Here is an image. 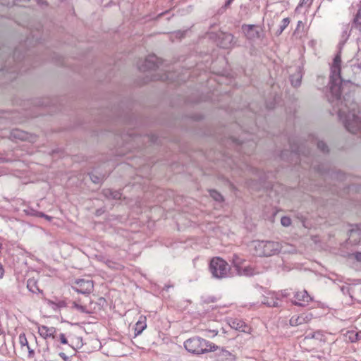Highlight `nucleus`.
I'll use <instances>...</instances> for the list:
<instances>
[{
	"label": "nucleus",
	"instance_id": "f257e3e1",
	"mask_svg": "<svg viewBox=\"0 0 361 361\" xmlns=\"http://www.w3.org/2000/svg\"><path fill=\"white\" fill-rule=\"evenodd\" d=\"M341 55L338 54L331 66L328 99L345 129L361 137V106L354 101L351 95L354 86L351 78L345 75L351 68L345 66L341 71Z\"/></svg>",
	"mask_w": 361,
	"mask_h": 361
},
{
	"label": "nucleus",
	"instance_id": "f03ea898",
	"mask_svg": "<svg viewBox=\"0 0 361 361\" xmlns=\"http://www.w3.org/2000/svg\"><path fill=\"white\" fill-rule=\"evenodd\" d=\"M184 347L187 351L195 355L204 354L215 351L218 346L201 337L194 336L184 342Z\"/></svg>",
	"mask_w": 361,
	"mask_h": 361
},
{
	"label": "nucleus",
	"instance_id": "7ed1b4c3",
	"mask_svg": "<svg viewBox=\"0 0 361 361\" xmlns=\"http://www.w3.org/2000/svg\"><path fill=\"white\" fill-rule=\"evenodd\" d=\"M255 255L259 257H270L279 254L283 248L281 243L276 241L255 240L252 243Z\"/></svg>",
	"mask_w": 361,
	"mask_h": 361
},
{
	"label": "nucleus",
	"instance_id": "20e7f679",
	"mask_svg": "<svg viewBox=\"0 0 361 361\" xmlns=\"http://www.w3.org/2000/svg\"><path fill=\"white\" fill-rule=\"evenodd\" d=\"M209 271L212 277L217 279H223L230 276V265L219 257H213L210 260Z\"/></svg>",
	"mask_w": 361,
	"mask_h": 361
},
{
	"label": "nucleus",
	"instance_id": "39448f33",
	"mask_svg": "<svg viewBox=\"0 0 361 361\" xmlns=\"http://www.w3.org/2000/svg\"><path fill=\"white\" fill-rule=\"evenodd\" d=\"M242 31L249 41L262 39L265 37L262 27L257 25L244 24L242 25Z\"/></svg>",
	"mask_w": 361,
	"mask_h": 361
},
{
	"label": "nucleus",
	"instance_id": "423d86ee",
	"mask_svg": "<svg viewBox=\"0 0 361 361\" xmlns=\"http://www.w3.org/2000/svg\"><path fill=\"white\" fill-rule=\"evenodd\" d=\"M161 61L155 55L148 56L142 63L138 64V68L142 71L155 70L161 66Z\"/></svg>",
	"mask_w": 361,
	"mask_h": 361
},
{
	"label": "nucleus",
	"instance_id": "0eeeda50",
	"mask_svg": "<svg viewBox=\"0 0 361 361\" xmlns=\"http://www.w3.org/2000/svg\"><path fill=\"white\" fill-rule=\"evenodd\" d=\"M94 288L93 281L89 279H77L75 281L73 288L78 293L82 294L90 293Z\"/></svg>",
	"mask_w": 361,
	"mask_h": 361
},
{
	"label": "nucleus",
	"instance_id": "6e6552de",
	"mask_svg": "<svg viewBox=\"0 0 361 361\" xmlns=\"http://www.w3.org/2000/svg\"><path fill=\"white\" fill-rule=\"evenodd\" d=\"M312 298L306 290L296 292L292 300L293 304L298 306L305 307L309 305Z\"/></svg>",
	"mask_w": 361,
	"mask_h": 361
},
{
	"label": "nucleus",
	"instance_id": "1a4fd4ad",
	"mask_svg": "<svg viewBox=\"0 0 361 361\" xmlns=\"http://www.w3.org/2000/svg\"><path fill=\"white\" fill-rule=\"evenodd\" d=\"M234 36L232 34L221 32L218 37V44L224 49H229L235 44Z\"/></svg>",
	"mask_w": 361,
	"mask_h": 361
},
{
	"label": "nucleus",
	"instance_id": "9d476101",
	"mask_svg": "<svg viewBox=\"0 0 361 361\" xmlns=\"http://www.w3.org/2000/svg\"><path fill=\"white\" fill-rule=\"evenodd\" d=\"M37 330L39 336L44 339L56 338L57 331L55 327H49L45 325H38Z\"/></svg>",
	"mask_w": 361,
	"mask_h": 361
},
{
	"label": "nucleus",
	"instance_id": "9b49d317",
	"mask_svg": "<svg viewBox=\"0 0 361 361\" xmlns=\"http://www.w3.org/2000/svg\"><path fill=\"white\" fill-rule=\"evenodd\" d=\"M11 137L16 140H28L31 142H34L36 140L35 136L19 129L13 130L11 133Z\"/></svg>",
	"mask_w": 361,
	"mask_h": 361
},
{
	"label": "nucleus",
	"instance_id": "f8f14e48",
	"mask_svg": "<svg viewBox=\"0 0 361 361\" xmlns=\"http://www.w3.org/2000/svg\"><path fill=\"white\" fill-rule=\"evenodd\" d=\"M274 295H276V292L269 293L262 300V304L268 307H279L281 305L279 298L274 297Z\"/></svg>",
	"mask_w": 361,
	"mask_h": 361
},
{
	"label": "nucleus",
	"instance_id": "ddd939ff",
	"mask_svg": "<svg viewBox=\"0 0 361 361\" xmlns=\"http://www.w3.org/2000/svg\"><path fill=\"white\" fill-rule=\"evenodd\" d=\"M147 318L145 316H140L138 321L135 325V336H137L142 334V332L147 328Z\"/></svg>",
	"mask_w": 361,
	"mask_h": 361
},
{
	"label": "nucleus",
	"instance_id": "4468645a",
	"mask_svg": "<svg viewBox=\"0 0 361 361\" xmlns=\"http://www.w3.org/2000/svg\"><path fill=\"white\" fill-rule=\"evenodd\" d=\"M361 239V226L356 229H352L349 235V242L352 244H357Z\"/></svg>",
	"mask_w": 361,
	"mask_h": 361
},
{
	"label": "nucleus",
	"instance_id": "2eb2a0df",
	"mask_svg": "<svg viewBox=\"0 0 361 361\" xmlns=\"http://www.w3.org/2000/svg\"><path fill=\"white\" fill-rule=\"evenodd\" d=\"M230 326L233 329L242 332H246L248 330V326L246 325V324L243 321L237 319L233 320L230 324Z\"/></svg>",
	"mask_w": 361,
	"mask_h": 361
},
{
	"label": "nucleus",
	"instance_id": "dca6fc26",
	"mask_svg": "<svg viewBox=\"0 0 361 361\" xmlns=\"http://www.w3.org/2000/svg\"><path fill=\"white\" fill-rule=\"evenodd\" d=\"M302 76V75L301 71L300 68H298L296 73L290 75L291 85L295 87L300 86L301 83Z\"/></svg>",
	"mask_w": 361,
	"mask_h": 361
},
{
	"label": "nucleus",
	"instance_id": "f3484780",
	"mask_svg": "<svg viewBox=\"0 0 361 361\" xmlns=\"http://www.w3.org/2000/svg\"><path fill=\"white\" fill-rule=\"evenodd\" d=\"M257 273V272L255 271L254 268L250 266H247L244 267H241V268L237 271V274L239 276H250Z\"/></svg>",
	"mask_w": 361,
	"mask_h": 361
},
{
	"label": "nucleus",
	"instance_id": "a211bd4d",
	"mask_svg": "<svg viewBox=\"0 0 361 361\" xmlns=\"http://www.w3.org/2000/svg\"><path fill=\"white\" fill-rule=\"evenodd\" d=\"M27 288H28V290L30 292H32L33 293H37L41 292L40 289L37 286V281L33 278L29 279L27 280Z\"/></svg>",
	"mask_w": 361,
	"mask_h": 361
},
{
	"label": "nucleus",
	"instance_id": "6ab92c4d",
	"mask_svg": "<svg viewBox=\"0 0 361 361\" xmlns=\"http://www.w3.org/2000/svg\"><path fill=\"white\" fill-rule=\"evenodd\" d=\"M306 338H314L320 341H325L324 335L321 331H317L313 333H308L306 336Z\"/></svg>",
	"mask_w": 361,
	"mask_h": 361
},
{
	"label": "nucleus",
	"instance_id": "aec40b11",
	"mask_svg": "<svg viewBox=\"0 0 361 361\" xmlns=\"http://www.w3.org/2000/svg\"><path fill=\"white\" fill-rule=\"evenodd\" d=\"M290 23V19L288 18H285L282 20L279 27L276 32V35L279 36L282 34L283 30L288 27Z\"/></svg>",
	"mask_w": 361,
	"mask_h": 361
},
{
	"label": "nucleus",
	"instance_id": "412c9836",
	"mask_svg": "<svg viewBox=\"0 0 361 361\" xmlns=\"http://www.w3.org/2000/svg\"><path fill=\"white\" fill-rule=\"evenodd\" d=\"M304 324V318L301 314L293 316L290 319V324L293 326H296Z\"/></svg>",
	"mask_w": 361,
	"mask_h": 361
},
{
	"label": "nucleus",
	"instance_id": "4be33fe9",
	"mask_svg": "<svg viewBox=\"0 0 361 361\" xmlns=\"http://www.w3.org/2000/svg\"><path fill=\"white\" fill-rule=\"evenodd\" d=\"M71 307L81 313H86V314L90 313V311H89L87 310L86 306L80 305L79 303H78L75 301L73 302Z\"/></svg>",
	"mask_w": 361,
	"mask_h": 361
},
{
	"label": "nucleus",
	"instance_id": "5701e85b",
	"mask_svg": "<svg viewBox=\"0 0 361 361\" xmlns=\"http://www.w3.org/2000/svg\"><path fill=\"white\" fill-rule=\"evenodd\" d=\"M353 27L361 30V9L358 10L357 14L355 15L353 22Z\"/></svg>",
	"mask_w": 361,
	"mask_h": 361
},
{
	"label": "nucleus",
	"instance_id": "b1692460",
	"mask_svg": "<svg viewBox=\"0 0 361 361\" xmlns=\"http://www.w3.org/2000/svg\"><path fill=\"white\" fill-rule=\"evenodd\" d=\"M312 4V0H300L298 5L295 8V12H300L301 8L306 7L309 8Z\"/></svg>",
	"mask_w": 361,
	"mask_h": 361
},
{
	"label": "nucleus",
	"instance_id": "393cba45",
	"mask_svg": "<svg viewBox=\"0 0 361 361\" xmlns=\"http://www.w3.org/2000/svg\"><path fill=\"white\" fill-rule=\"evenodd\" d=\"M243 262V260L241 258L236 255L233 256V264L236 271L239 270L241 268Z\"/></svg>",
	"mask_w": 361,
	"mask_h": 361
},
{
	"label": "nucleus",
	"instance_id": "a878e982",
	"mask_svg": "<svg viewBox=\"0 0 361 361\" xmlns=\"http://www.w3.org/2000/svg\"><path fill=\"white\" fill-rule=\"evenodd\" d=\"M276 295H274V296L276 297V298H279L280 302H281L282 298L290 296V292L287 289L276 292Z\"/></svg>",
	"mask_w": 361,
	"mask_h": 361
},
{
	"label": "nucleus",
	"instance_id": "bb28decb",
	"mask_svg": "<svg viewBox=\"0 0 361 361\" xmlns=\"http://www.w3.org/2000/svg\"><path fill=\"white\" fill-rule=\"evenodd\" d=\"M210 196L216 201L221 202L223 200L222 195L217 191L212 190L209 191Z\"/></svg>",
	"mask_w": 361,
	"mask_h": 361
},
{
	"label": "nucleus",
	"instance_id": "cd10ccee",
	"mask_svg": "<svg viewBox=\"0 0 361 361\" xmlns=\"http://www.w3.org/2000/svg\"><path fill=\"white\" fill-rule=\"evenodd\" d=\"M110 195L113 199H120L121 198V194L118 192V191H114L112 192L111 190H106L105 192V195Z\"/></svg>",
	"mask_w": 361,
	"mask_h": 361
},
{
	"label": "nucleus",
	"instance_id": "c85d7f7f",
	"mask_svg": "<svg viewBox=\"0 0 361 361\" xmlns=\"http://www.w3.org/2000/svg\"><path fill=\"white\" fill-rule=\"evenodd\" d=\"M19 343L22 347L27 346L29 345L25 334H20L19 335Z\"/></svg>",
	"mask_w": 361,
	"mask_h": 361
},
{
	"label": "nucleus",
	"instance_id": "c756f323",
	"mask_svg": "<svg viewBox=\"0 0 361 361\" xmlns=\"http://www.w3.org/2000/svg\"><path fill=\"white\" fill-rule=\"evenodd\" d=\"M317 147L323 152H327L329 151L327 145L323 141H318Z\"/></svg>",
	"mask_w": 361,
	"mask_h": 361
},
{
	"label": "nucleus",
	"instance_id": "7c9ffc66",
	"mask_svg": "<svg viewBox=\"0 0 361 361\" xmlns=\"http://www.w3.org/2000/svg\"><path fill=\"white\" fill-rule=\"evenodd\" d=\"M355 59L357 67L361 70V49L357 51Z\"/></svg>",
	"mask_w": 361,
	"mask_h": 361
},
{
	"label": "nucleus",
	"instance_id": "2f4dec72",
	"mask_svg": "<svg viewBox=\"0 0 361 361\" xmlns=\"http://www.w3.org/2000/svg\"><path fill=\"white\" fill-rule=\"evenodd\" d=\"M281 223L283 226L288 227L291 224V219L288 216H283Z\"/></svg>",
	"mask_w": 361,
	"mask_h": 361
},
{
	"label": "nucleus",
	"instance_id": "473e14b6",
	"mask_svg": "<svg viewBox=\"0 0 361 361\" xmlns=\"http://www.w3.org/2000/svg\"><path fill=\"white\" fill-rule=\"evenodd\" d=\"M349 334V339L351 341V342H355L358 339V335L357 333L354 331L348 332Z\"/></svg>",
	"mask_w": 361,
	"mask_h": 361
},
{
	"label": "nucleus",
	"instance_id": "72a5a7b5",
	"mask_svg": "<svg viewBox=\"0 0 361 361\" xmlns=\"http://www.w3.org/2000/svg\"><path fill=\"white\" fill-rule=\"evenodd\" d=\"M301 315L304 318V324L309 322L312 319V314L310 313H303Z\"/></svg>",
	"mask_w": 361,
	"mask_h": 361
},
{
	"label": "nucleus",
	"instance_id": "f704fd0d",
	"mask_svg": "<svg viewBox=\"0 0 361 361\" xmlns=\"http://www.w3.org/2000/svg\"><path fill=\"white\" fill-rule=\"evenodd\" d=\"M90 177L92 180V181L94 183H99L102 180V178L99 177V176H94L93 174H90Z\"/></svg>",
	"mask_w": 361,
	"mask_h": 361
},
{
	"label": "nucleus",
	"instance_id": "c9c22d12",
	"mask_svg": "<svg viewBox=\"0 0 361 361\" xmlns=\"http://www.w3.org/2000/svg\"><path fill=\"white\" fill-rule=\"evenodd\" d=\"M234 0H227L225 3V4L221 8L220 11L221 12H224V11H226L228 8H229L230 5L232 4V2Z\"/></svg>",
	"mask_w": 361,
	"mask_h": 361
},
{
	"label": "nucleus",
	"instance_id": "e433bc0d",
	"mask_svg": "<svg viewBox=\"0 0 361 361\" xmlns=\"http://www.w3.org/2000/svg\"><path fill=\"white\" fill-rule=\"evenodd\" d=\"M37 216H39V217H43L45 219L48 220V221H51L52 217L50 216H48L42 212H37V214H36Z\"/></svg>",
	"mask_w": 361,
	"mask_h": 361
},
{
	"label": "nucleus",
	"instance_id": "4c0bfd02",
	"mask_svg": "<svg viewBox=\"0 0 361 361\" xmlns=\"http://www.w3.org/2000/svg\"><path fill=\"white\" fill-rule=\"evenodd\" d=\"M59 339L62 344H67L68 341L64 334H59Z\"/></svg>",
	"mask_w": 361,
	"mask_h": 361
},
{
	"label": "nucleus",
	"instance_id": "58836bf2",
	"mask_svg": "<svg viewBox=\"0 0 361 361\" xmlns=\"http://www.w3.org/2000/svg\"><path fill=\"white\" fill-rule=\"evenodd\" d=\"M221 355L223 357H226V359H228V357H231L232 356L231 353L229 351L226 350H222L221 352Z\"/></svg>",
	"mask_w": 361,
	"mask_h": 361
},
{
	"label": "nucleus",
	"instance_id": "ea45409f",
	"mask_svg": "<svg viewBox=\"0 0 361 361\" xmlns=\"http://www.w3.org/2000/svg\"><path fill=\"white\" fill-rule=\"evenodd\" d=\"M26 348H27V349L28 350V357H33L34 355H35L34 350L31 349L29 345L27 346H26Z\"/></svg>",
	"mask_w": 361,
	"mask_h": 361
},
{
	"label": "nucleus",
	"instance_id": "a19ab883",
	"mask_svg": "<svg viewBox=\"0 0 361 361\" xmlns=\"http://www.w3.org/2000/svg\"><path fill=\"white\" fill-rule=\"evenodd\" d=\"M353 255L357 261L361 262V251L355 252Z\"/></svg>",
	"mask_w": 361,
	"mask_h": 361
},
{
	"label": "nucleus",
	"instance_id": "79ce46f5",
	"mask_svg": "<svg viewBox=\"0 0 361 361\" xmlns=\"http://www.w3.org/2000/svg\"><path fill=\"white\" fill-rule=\"evenodd\" d=\"M59 356L64 360V361H70L69 357L67 356L64 353H60Z\"/></svg>",
	"mask_w": 361,
	"mask_h": 361
},
{
	"label": "nucleus",
	"instance_id": "37998d69",
	"mask_svg": "<svg viewBox=\"0 0 361 361\" xmlns=\"http://www.w3.org/2000/svg\"><path fill=\"white\" fill-rule=\"evenodd\" d=\"M4 274V269L2 264L0 263V279L3 278Z\"/></svg>",
	"mask_w": 361,
	"mask_h": 361
},
{
	"label": "nucleus",
	"instance_id": "c03bdc74",
	"mask_svg": "<svg viewBox=\"0 0 361 361\" xmlns=\"http://www.w3.org/2000/svg\"><path fill=\"white\" fill-rule=\"evenodd\" d=\"M301 23H302V21H298V27H299L300 26Z\"/></svg>",
	"mask_w": 361,
	"mask_h": 361
},
{
	"label": "nucleus",
	"instance_id": "a18cd8bd",
	"mask_svg": "<svg viewBox=\"0 0 361 361\" xmlns=\"http://www.w3.org/2000/svg\"><path fill=\"white\" fill-rule=\"evenodd\" d=\"M160 79L161 80H164V79H166V78L161 77Z\"/></svg>",
	"mask_w": 361,
	"mask_h": 361
},
{
	"label": "nucleus",
	"instance_id": "49530a36",
	"mask_svg": "<svg viewBox=\"0 0 361 361\" xmlns=\"http://www.w3.org/2000/svg\"><path fill=\"white\" fill-rule=\"evenodd\" d=\"M357 289H358L359 290H360V292H361V287H358V288H357Z\"/></svg>",
	"mask_w": 361,
	"mask_h": 361
}]
</instances>
